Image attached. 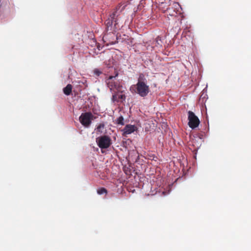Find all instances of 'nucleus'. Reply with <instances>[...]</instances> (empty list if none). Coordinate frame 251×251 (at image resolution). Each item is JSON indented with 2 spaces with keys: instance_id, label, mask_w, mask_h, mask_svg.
<instances>
[{
  "instance_id": "f257e3e1",
  "label": "nucleus",
  "mask_w": 251,
  "mask_h": 251,
  "mask_svg": "<svg viewBox=\"0 0 251 251\" xmlns=\"http://www.w3.org/2000/svg\"><path fill=\"white\" fill-rule=\"evenodd\" d=\"M118 74L115 76H109L106 80V83L107 87L109 88L111 92H115L120 91L123 86L121 82L116 79Z\"/></svg>"
},
{
  "instance_id": "f03ea898",
  "label": "nucleus",
  "mask_w": 251,
  "mask_h": 251,
  "mask_svg": "<svg viewBox=\"0 0 251 251\" xmlns=\"http://www.w3.org/2000/svg\"><path fill=\"white\" fill-rule=\"evenodd\" d=\"M120 7V6L117 7L114 11L109 15V17L105 21V32H108L109 31L112 30V25L114 22L115 23L114 26L116 27V25L118 24L117 18L119 15V13H118L117 11Z\"/></svg>"
},
{
  "instance_id": "7ed1b4c3",
  "label": "nucleus",
  "mask_w": 251,
  "mask_h": 251,
  "mask_svg": "<svg viewBox=\"0 0 251 251\" xmlns=\"http://www.w3.org/2000/svg\"><path fill=\"white\" fill-rule=\"evenodd\" d=\"M188 125L192 129L197 128L200 123L199 118L191 111H188Z\"/></svg>"
},
{
  "instance_id": "20e7f679",
  "label": "nucleus",
  "mask_w": 251,
  "mask_h": 251,
  "mask_svg": "<svg viewBox=\"0 0 251 251\" xmlns=\"http://www.w3.org/2000/svg\"><path fill=\"white\" fill-rule=\"evenodd\" d=\"M96 142L100 149H107L112 144L110 137L107 135H103L97 138Z\"/></svg>"
},
{
  "instance_id": "39448f33",
  "label": "nucleus",
  "mask_w": 251,
  "mask_h": 251,
  "mask_svg": "<svg viewBox=\"0 0 251 251\" xmlns=\"http://www.w3.org/2000/svg\"><path fill=\"white\" fill-rule=\"evenodd\" d=\"M105 32L102 40L105 44L107 46L113 45L117 42V37L115 33L112 31Z\"/></svg>"
},
{
  "instance_id": "423d86ee",
  "label": "nucleus",
  "mask_w": 251,
  "mask_h": 251,
  "mask_svg": "<svg viewBox=\"0 0 251 251\" xmlns=\"http://www.w3.org/2000/svg\"><path fill=\"white\" fill-rule=\"evenodd\" d=\"M135 92L142 97L147 96L150 92L149 86L147 83H137Z\"/></svg>"
},
{
  "instance_id": "0eeeda50",
  "label": "nucleus",
  "mask_w": 251,
  "mask_h": 251,
  "mask_svg": "<svg viewBox=\"0 0 251 251\" xmlns=\"http://www.w3.org/2000/svg\"><path fill=\"white\" fill-rule=\"evenodd\" d=\"M93 115L91 112L82 113L79 117L81 124L85 126H88L91 123Z\"/></svg>"
},
{
  "instance_id": "6e6552de",
  "label": "nucleus",
  "mask_w": 251,
  "mask_h": 251,
  "mask_svg": "<svg viewBox=\"0 0 251 251\" xmlns=\"http://www.w3.org/2000/svg\"><path fill=\"white\" fill-rule=\"evenodd\" d=\"M113 93L112 98V100L113 102H123L125 100L126 97L125 95L123 94L121 90Z\"/></svg>"
},
{
  "instance_id": "1a4fd4ad",
  "label": "nucleus",
  "mask_w": 251,
  "mask_h": 251,
  "mask_svg": "<svg viewBox=\"0 0 251 251\" xmlns=\"http://www.w3.org/2000/svg\"><path fill=\"white\" fill-rule=\"evenodd\" d=\"M137 128L136 126L131 125H127L123 129V135H126L131 134L136 131Z\"/></svg>"
},
{
  "instance_id": "9d476101",
  "label": "nucleus",
  "mask_w": 251,
  "mask_h": 251,
  "mask_svg": "<svg viewBox=\"0 0 251 251\" xmlns=\"http://www.w3.org/2000/svg\"><path fill=\"white\" fill-rule=\"evenodd\" d=\"M72 90V86L71 84H69L63 89V92L65 95L69 96L71 94Z\"/></svg>"
},
{
  "instance_id": "9b49d317",
  "label": "nucleus",
  "mask_w": 251,
  "mask_h": 251,
  "mask_svg": "<svg viewBox=\"0 0 251 251\" xmlns=\"http://www.w3.org/2000/svg\"><path fill=\"white\" fill-rule=\"evenodd\" d=\"M147 81L145 75L142 73L140 74L137 83H147Z\"/></svg>"
},
{
  "instance_id": "f8f14e48",
  "label": "nucleus",
  "mask_w": 251,
  "mask_h": 251,
  "mask_svg": "<svg viewBox=\"0 0 251 251\" xmlns=\"http://www.w3.org/2000/svg\"><path fill=\"white\" fill-rule=\"evenodd\" d=\"M116 124L120 125H124V119L123 116H121L117 119Z\"/></svg>"
},
{
  "instance_id": "ddd939ff",
  "label": "nucleus",
  "mask_w": 251,
  "mask_h": 251,
  "mask_svg": "<svg viewBox=\"0 0 251 251\" xmlns=\"http://www.w3.org/2000/svg\"><path fill=\"white\" fill-rule=\"evenodd\" d=\"M97 193L99 195H102L103 194H106L107 193V191L105 188L102 187V188H100L98 189Z\"/></svg>"
},
{
  "instance_id": "4468645a",
  "label": "nucleus",
  "mask_w": 251,
  "mask_h": 251,
  "mask_svg": "<svg viewBox=\"0 0 251 251\" xmlns=\"http://www.w3.org/2000/svg\"><path fill=\"white\" fill-rule=\"evenodd\" d=\"M104 126V124H100L97 127V130L99 132H102V131H100V129L101 128H103Z\"/></svg>"
},
{
  "instance_id": "2eb2a0df",
  "label": "nucleus",
  "mask_w": 251,
  "mask_h": 251,
  "mask_svg": "<svg viewBox=\"0 0 251 251\" xmlns=\"http://www.w3.org/2000/svg\"><path fill=\"white\" fill-rule=\"evenodd\" d=\"M155 41H156V43L160 45V46H161V44L160 43V42H161V37H160L159 36H158L156 39H155Z\"/></svg>"
}]
</instances>
